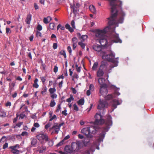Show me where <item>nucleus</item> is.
<instances>
[{
    "label": "nucleus",
    "mask_w": 154,
    "mask_h": 154,
    "mask_svg": "<svg viewBox=\"0 0 154 154\" xmlns=\"http://www.w3.org/2000/svg\"><path fill=\"white\" fill-rule=\"evenodd\" d=\"M74 100V99L72 96V95H70V97L69 98L67 99L66 101V102H69V103H70L71 101L72 100Z\"/></svg>",
    "instance_id": "473e14b6"
},
{
    "label": "nucleus",
    "mask_w": 154,
    "mask_h": 154,
    "mask_svg": "<svg viewBox=\"0 0 154 154\" xmlns=\"http://www.w3.org/2000/svg\"><path fill=\"white\" fill-rule=\"evenodd\" d=\"M11 105V102L8 101L6 103L5 106H10Z\"/></svg>",
    "instance_id": "774afa93"
},
{
    "label": "nucleus",
    "mask_w": 154,
    "mask_h": 154,
    "mask_svg": "<svg viewBox=\"0 0 154 154\" xmlns=\"http://www.w3.org/2000/svg\"><path fill=\"white\" fill-rule=\"evenodd\" d=\"M50 130L53 129H54V131H53L51 134L54 133L57 134L60 130V128L58 126L57 123H55L54 125L51 128H50Z\"/></svg>",
    "instance_id": "f8f14e48"
},
{
    "label": "nucleus",
    "mask_w": 154,
    "mask_h": 154,
    "mask_svg": "<svg viewBox=\"0 0 154 154\" xmlns=\"http://www.w3.org/2000/svg\"><path fill=\"white\" fill-rule=\"evenodd\" d=\"M77 37L79 38H87L88 36L86 35H81L80 33H78L77 34Z\"/></svg>",
    "instance_id": "4be33fe9"
},
{
    "label": "nucleus",
    "mask_w": 154,
    "mask_h": 154,
    "mask_svg": "<svg viewBox=\"0 0 154 154\" xmlns=\"http://www.w3.org/2000/svg\"><path fill=\"white\" fill-rule=\"evenodd\" d=\"M37 143V140L35 139H32L31 141V144L32 146H35Z\"/></svg>",
    "instance_id": "f704fd0d"
},
{
    "label": "nucleus",
    "mask_w": 154,
    "mask_h": 154,
    "mask_svg": "<svg viewBox=\"0 0 154 154\" xmlns=\"http://www.w3.org/2000/svg\"><path fill=\"white\" fill-rule=\"evenodd\" d=\"M57 118V116L55 115H54L53 116H51V117H50L49 121H51L53 119H56Z\"/></svg>",
    "instance_id": "09e8293b"
},
{
    "label": "nucleus",
    "mask_w": 154,
    "mask_h": 154,
    "mask_svg": "<svg viewBox=\"0 0 154 154\" xmlns=\"http://www.w3.org/2000/svg\"><path fill=\"white\" fill-rule=\"evenodd\" d=\"M94 49L97 51L99 52L102 51L100 54L102 56L103 59L106 60L108 61H110L112 63L110 67L112 68L115 67L117 66L119 63L118 57L114 59L115 54L112 51L109 49H107L104 50L102 49L101 47L99 45H95L93 46Z\"/></svg>",
    "instance_id": "f03ea898"
},
{
    "label": "nucleus",
    "mask_w": 154,
    "mask_h": 154,
    "mask_svg": "<svg viewBox=\"0 0 154 154\" xmlns=\"http://www.w3.org/2000/svg\"><path fill=\"white\" fill-rule=\"evenodd\" d=\"M51 20L52 18L50 16H48L47 18H44L43 19V22L45 24H47Z\"/></svg>",
    "instance_id": "412c9836"
},
{
    "label": "nucleus",
    "mask_w": 154,
    "mask_h": 154,
    "mask_svg": "<svg viewBox=\"0 0 154 154\" xmlns=\"http://www.w3.org/2000/svg\"><path fill=\"white\" fill-rule=\"evenodd\" d=\"M51 124L50 123H48L45 126V129H47L51 126Z\"/></svg>",
    "instance_id": "4d7b16f0"
},
{
    "label": "nucleus",
    "mask_w": 154,
    "mask_h": 154,
    "mask_svg": "<svg viewBox=\"0 0 154 154\" xmlns=\"http://www.w3.org/2000/svg\"><path fill=\"white\" fill-rule=\"evenodd\" d=\"M84 99L83 98L81 99L77 102L78 104L79 105H83L84 104Z\"/></svg>",
    "instance_id": "cd10ccee"
},
{
    "label": "nucleus",
    "mask_w": 154,
    "mask_h": 154,
    "mask_svg": "<svg viewBox=\"0 0 154 154\" xmlns=\"http://www.w3.org/2000/svg\"><path fill=\"white\" fill-rule=\"evenodd\" d=\"M109 129V127L108 126L104 128L103 131L102 133L100 135V137L98 138V142H101L102 141L103 138L104 137L105 132L108 131Z\"/></svg>",
    "instance_id": "1a4fd4ad"
},
{
    "label": "nucleus",
    "mask_w": 154,
    "mask_h": 154,
    "mask_svg": "<svg viewBox=\"0 0 154 154\" xmlns=\"http://www.w3.org/2000/svg\"><path fill=\"white\" fill-rule=\"evenodd\" d=\"M8 146V143H6L5 144L3 145V148L4 149H5L6 148H7Z\"/></svg>",
    "instance_id": "680f3d73"
},
{
    "label": "nucleus",
    "mask_w": 154,
    "mask_h": 154,
    "mask_svg": "<svg viewBox=\"0 0 154 154\" xmlns=\"http://www.w3.org/2000/svg\"><path fill=\"white\" fill-rule=\"evenodd\" d=\"M38 150H39L40 153H42L43 151L46 149V147L44 146H41V147L38 146Z\"/></svg>",
    "instance_id": "a878e982"
},
{
    "label": "nucleus",
    "mask_w": 154,
    "mask_h": 154,
    "mask_svg": "<svg viewBox=\"0 0 154 154\" xmlns=\"http://www.w3.org/2000/svg\"><path fill=\"white\" fill-rule=\"evenodd\" d=\"M65 27L67 29H68L69 31L71 32H72L74 31L73 29L72 28H71L70 27V25L68 23L66 24Z\"/></svg>",
    "instance_id": "b1692460"
},
{
    "label": "nucleus",
    "mask_w": 154,
    "mask_h": 154,
    "mask_svg": "<svg viewBox=\"0 0 154 154\" xmlns=\"http://www.w3.org/2000/svg\"><path fill=\"white\" fill-rule=\"evenodd\" d=\"M80 142L77 141L76 143H72L71 146H66L65 148V151L68 154H71L74 151L77 150L79 148Z\"/></svg>",
    "instance_id": "7ed1b4c3"
},
{
    "label": "nucleus",
    "mask_w": 154,
    "mask_h": 154,
    "mask_svg": "<svg viewBox=\"0 0 154 154\" xmlns=\"http://www.w3.org/2000/svg\"><path fill=\"white\" fill-rule=\"evenodd\" d=\"M51 94V97L53 99L57 98V95L55 93Z\"/></svg>",
    "instance_id": "3c124183"
},
{
    "label": "nucleus",
    "mask_w": 154,
    "mask_h": 154,
    "mask_svg": "<svg viewBox=\"0 0 154 154\" xmlns=\"http://www.w3.org/2000/svg\"><path fill=\"white\" fill-rule=\"evenodd\" d=\"M15 85V83L14 82L9 83V91L10 92H11L14 90V87Z\"/></svg>",
    "instance_id": "a211bd4d"
},
{
    "label": "nucleus",
    "mask_w": 154,
    "mask_h": 154,
    "mask_svg": "<svg viewBox=\"0 0 154 154\" xmlns=\"http://www.w3.org/2000/svg\"><path fill=\"white\" fill-rule=\"evenodd\" d=\"M89 9L91 11L94 13H95L96 12L95 7L93 5H91L90 6Z\"/></svg>",
    "instance_id": "bb28decb"
},
{
    "label": "nucleus",
    "mask_w": 154,
    "mask_h": 154,
    "mask_svg": "<svg viewBox=\"0 0 154 154\" xmlns=\"http://www.w3.org/2000/svg\"><path fill=\"white\" fill-rule=\"evenodd\" d=\"M12 153L15 154H19V151L18 150L15 149L14 150H11Z\"/></svg>",
    "instance_id": "c03bdc74"
},
{
    "label": "nucleus",
    "mask_w": 154,
    "mask_h": 154,
    "mask_svg": "<svg viewBox=\"0 0 154 154\" xmlns=\"http://www.w3.org/2000/svg\"><path fill=\"white\" fill-rule=\"evenodd\" d=\"M94 89V86L92 84H91L89 86V90L93 91Z\"/></svg>",
    "instance_id": "49530a36"
},
{
    "label": "nucleus",
    "mask_w": 154,
    "mask_h": 154,
    "mask_svg": "<svg viewBox=\"0 0 154 154\" xmlns=\"http://www.w3.org/2000/svg\"><path fill=\"white\" fill-rule=\"evenodd\" d=\"M19 148L20 146L19 144H16L15 145L9 147V148L12 150H14V149H16V148Z\"/></svg>",
    "instance_id": "72a5a7b5"
},
{
    "label": "nucleus",
    "mask_w": 154,
    "mask_h": 154,
    "mask_svg": "<svg viewBox=\"0 0 154 154\" xmlns=\"http://www.w3.org/2000/svg\"><path fill=\"white\" fill-rule=\"evenodd\" d=\"M64 142L63 140H62L57 145V146L58 147L63 145L64 144Z\"/></svg>",
    "instance_id": "8fccbe9b"
},
{
    "label": "nucleus",
    "mask_w": 154,
    "mask_h": 154,
    "mask_svg": "<svg viewBox=\"0 0 154 154\" xmlns=\"http://www.w3.org/2000/svg\"><path fill=\"white\" fill-rule=\"evenodd\" d=\"M122 102V100L118 101L117 100L114 99L112 102V106L114 109H115L117 107V106L120 104Z\"/></svg>",
    "instance_id": "dca6fc26"
},
{
    "label": "nucleus",
    "mask_w": 154,
    "mask_h": 154,
    "mask_svg": "<svg viewBox=\"0 0 154 154\" xmlns=\"http://www.w3.org/2000/svg\"><path fill=\"white\" fill-rule=\"evenodd\" d=\"M77 39H72L73 43V48L75 49L77 46Z\"/></svg>",
    "instance_id": "c85d7f7f"
},
{
    "label": "nucleus",
    "mask_w": 154,
    "mask_h": 154,
    "mask_svg": "<svg viewBox=\"0 0 154 154\" xmlns=\"http://www.w3.org/2000/svg\"><path fill=\"white\" fill-rule=\"evenodd\" d=\"M78 44L80 45L81 48H82L83 49L85 48V45L84 43H83L82 42H79Z\"/></svg>",
    "instance_id": "37998d69"
},
{
    "label": "nucleus",
    "mask_w": 154,
    "mask_h": 154,
    "mask_svg": "<svg viewBox=\"0 0 154 154\" xmlns=\"http://www.w3.org/2000/svg\"><path fill=\"white\" fill-rule=\"evenodd\" d=\"M112 117L110 116H108L106 119V124L107 126H111L112 124Z\"/></svg>",
    "instance_id": "f3484780"
},
{
    "label": "nucleus",
    "mask_w": 154,
    "mask_h": 154,
    "mask_svg": "<svg viewBox=\"0 0 154 154\" xmlns=\"http://www.w3.org/2000/svg\"><path fill=\"white\" fill-rule=\"evenodd\" d=\"M40 78L41 79L43 83H44L46 80V79H45V78L43 77H40Z\"/></svg>",
    "instance_id": "e2e57ef3"
},
{
    "label": "nucleus",
    "mask_w": 154,
    "mask_h": 154,
    "mask_svg": "<svg viewBox=\"0 0 154 154\" xmlns=\"http://www.w3.org/2000/svg\"><path fill=\"white\" fill-rule=\"evenodd\" d=\"M25 116V115L23 113H21L20 115V118L23 119Z\"/></svg>",
    "instance_id": "338daca9"
},
{
    "label": "nucleus",
    "mask_w": 154,
    "mask_h": 154,
    "mask_svg": "<svg viewBox=\"0 0 154 154\" xmlns=\"http://www.w3.org/2000/svg\"><path fill=\"white\" fill-rule=\"evenodd\" d=\"M104 97L106 100H109L115 97L113 96L112 94H108L106 96V95L105 97Z\"/></svg>",
    "instance_id": "393cba45"
},
{
    "label": "nucleus",
    "mask_w": 154,
    "mask_h": 154,
    "mask_svg": "<svg viewBox=\"0 0 154 154\" xmlns=\"http://www.w3.org/2000/svg\"><path fill=\"white\" fill-rule=\"evenodd\" d=\"M61 104H59L58 105L56 111V112H58L61 109Z\"/></svg>",
    "instance_id": "603ef678"
},
{
    "label": "nucleus",
    "mask_w": 154,
    "mask_h": 154,
    "mask_svg": "<svg viewBox=\"0 0 154 154\" xmlns=\"http://www.w3.org/2000/svg\"><path fill=\"white\" fill-rule=\"evenodd\" d=\"M21 135L22 136H28L29 134L28 132L26 131H23L22 132Z\"/></svg>",
    "instance_id": "864d4df0"
},
{
    "label": "nucleus",
    "mask_w": 154,
    "mask_h": 154,
    "mask_svg": "<svg viewBox=\"0 0 154 154\" xmlns=\"http://www.w3.org/2000/svg\"><path fill=\"white\" fill-rule=\"evenodd\" d=\"M105 79L101 78L98 79L99 83L100 85V87H107V85L105 82Z\"/></svg>",
    "instance_id": "4468645a"
},
{
    "label": "nucleus",
    "mask_w": 154,
    "mask_h": 154,
    "mask_svg": "<svg viewBox=\"0 0 154 154\" xmlns=\"http://www.w3.org/2000/svg\"><path fill=\"white\" fill-rule=\"evenodd\" d=\"M38 79L37 78H35L34 81V83L33 85V86L35 88H37L39 87V85L38 84Z\"/></svg>",
    "instance_id": "5701e85b"
},
{
    "label": "nucleus",
    "mask_w": 154,
    "mask_h": 154,
    "mask_svg": "<svg viewBox=\"0 0 154 154\" xmlns=\"http://www.w3.org/2000/svg\"><path fill=\"white\" fill-rule=\"evenodd\" d=\"M71 10H72L73 12H76L77 11V10L76 8H77L75 5H71Z\"/></svg>",
    "instance_id": "e433bc0d"
},
{
    "label": "nucleus",
    "mask_w": 154,
    "mask_h": 154,
    "mask_svg": "<svg viewBox=\"0 0 154 154\" xmlns=\"http://www.w3.org/2000/svg\"><path fill=\"white\" fill-rule=\"evenodd\" d=\"M58 70V67L56 65L54 66V72L56 73L57 72Z\"/></svg>",
    "instance_id": "6e6d98bb"
},
{
    "label": "nucleus",
    "mask_w": 154,
    "mask_h": 154,
    "mask_svg": "<svg viewBox=\"0 0 154 154\" xmlns=\"http://www.w3.org/2000/svg\"><path fill=\"white\" fill-rule=\"evenodd\" d=\"M35 34L37 38H39L42 37V34L39 31H37L36 32Z\"/></svg>",
    "instance_id": "4c0bfd02"
},
{
    "label": "nucleus",
    "mask_w": 154,
    "mask_h": 154,
    "mask_svg": "<svg viewBox=\"0 0 154 154\" xmlns=\"http://www.w3.org/2000/svg\"><path fill=\"white\" fill-rule=\"evenodd\" d=\"M73 109L74 110H75L76 111H77L79 110V108L77 106V105L76 104H75L73 105Z\"/></svg>",
    "instance_id": "de8ad7c7"
},
{
    "label": "nucleus",
    "mask_w": 154,
    "mask_h": 154,
    "mask_svg": "<svg viewBox=\"0 0 154 154\" xmlns=\"http://www.w3.org/2000/svg\"><path fill=\"white\" fill-rule=\"evenodd\" d=\"M81 132L88 137H91L90 132L88 130V127L84 128L81 130Z\"/></svg>",
    "instance_id": "9b49d317"
},
{
    "label": "nucleus",
    "mask_w": 154,
    "mask_h": 154,
    "mask_svg": "<svg viewBox=\"0 0 154 154\" xmlns=\"http://www.w3.org/2000/svg\"><path fill=\"white\" fill-rule=\"evenodd\" d=\"M48 145L50 146H52L54 144V141L53 140H50L48 141Z\"/></svg>",
    "instance_id": "a18cd8bd"
},
{
    "label": "nucleus",
    "mask_w": 154,
    "mask_h": 154,
    "mask_svg": "<svg viewBox=\"0 0 154 154\" xmlns=\"http://www.w3.org/2000/svg\"><path fill=\"white\" fill-rule=\"evenodd\" d=\"M112 88L114 89V94L116 95L119 96L120 94V93L118 92L119 88H117L115 86L113 85Z\"/></svg>",
    "instance_id": "6ab92c4d"
},
{
    "label": "nucleus",
    "mask_w": 154,
    "mask_h": 154,
    "mask_svg": "<svg viewBox=\"0 0 154 154\" xmlns=\"http://www.w3.org/2000/svg\"><path fill=\"white\" fill-rule=\"evenodd\" d=\"M54 23H50L49 26V28L53 30L54 26Z\"/></svg>",
    "instance_id": "58836bf2"
},
{
    "label": "nucleus",
    "mask_w": 154,
    "mask_h": 154,
    "mask_svg": "<svg viewBox=\"0 0 154 154\" xmlns=\"http://www.w3.org/2000/svg\"><path fill=\"white\" fill-rule=\"evenodd\" d=\"M32 15L29 14L27 15L26 18L25 20L26 22L28 24H29L30 23V21L32 19Z\"/></svg>",
    "instance_id": "aec40b11"
},
{
    "label": "nucleus",
    "mask_w": 154,
    "mask_h": 154,
    "mask_svg": "<svg viewBox=\"0 0 154 154\" xmlns=\"http://www.w3.org/2000/svg\"><path fill=\"white\" fill-rule=\"evenodd\" d=\"M108 64L107 61H103L102 62L97 72V75L98 77H101L104 74L103 70L108 71Z\"/></svg>",
    "instance_id": "20e7f679"
},
{
    "label": "nucleus",
    "mask_w": 154,
    "mask_h": 154,
    "mask_svg": "<svg viewBox=\"0 0 154 154\" xmlns=\"http://www.w3.org/2000/svg\"><path fill=\"white\" fill-rule=\"evenodd\" d=\"M95 120L94 122V125H101L104 122V120L102 118V116L100 113H97L95 116Z\"/></svg>",
    "instance_id": "39448f33"
},
{
    "label": "nucleus",
    "mask_w": 154,
    "mask_h": 154,
    "mask_svg": "<svg viewBox=\"0 0 154 154\" xmlns=\"http://www.w3.org/2000/svg\"><path fill=\"white\" fill-rule=\"evenodd\" d=\"M110 39H97V42L98 41L102 46L105 48L109 47V50L110 47L111 46V44L110 43L108 44V43H107V42L109 40V41H110Z\"/></svg>",
    "instance_id": "0eeeda50"
},
{
    "label": "nucleus",
    "mask_w": 154,
    "mask_h": 154,
    "mask_svg": "<svg viewBox=\"0 0 154 154\" xmlns=\"http://www.w3.org/2000/svg\"><path fill=\"white\" fill-rule=\"evenodd\" d=\"M110 1V5L112 7H111V12H114V10L116 9V8L119 7L121 8L122 5V1H120L119 2V4L118 5L116 4L115 2L116 0H109Z\"/></svg>",
    "instance_id": "423d86ee"
},
{
    "label": "nucleus",
    "mask_w": 154,
    "mask_h": 154,
    "mask_svg": "<svg viewBox=\"0 0 154 154\" xmlns=\"http://www.w3.org/2000/svg\"><path fill=\"white\" fill-rule=\"evenodd\" d=\"M71 25L73 28H75V22L74 20H72L71 22Z\"/></svg>",
    "instance_id": "bf43d9fd"
},
{
    "label": "nucleus",
    "mask_w": 154,
    "mask_h": 154,
    "mask_svg": "<svg viewBox=\"0 0 154 154\" xmlns=\"http://www.w3.org/2000/svg\"><path fill=\"white\" fill-rule=\"evenodd\" d=\"M75 67L77 72H80L81 66H78L77 63H76L75 64Z\"/></svg>",
    "instance_id": "79ce46f5"
},
{
    "label": "nucleus",
    "mask_w": 154,
    "mask_h": 154,
    "mask_svg": "<svg viewBox=\"0 0 154 154\" xmlns=\"http://www.w3.org/2000/svg\"><path fill=\"white\" fill-rule=\"evenodd\" d=\"M62 114L65 116H67V113L66 110L65 109V110L62 111Z\"/></svg>",
    "instance_id": "0e129e2a"
},
{
    "label": "nucleus",
    "mask_w": 154,
    "mask_h": 154,
    "mask_svg": "<svg viewBox=\"0 0 154 154\" xmlns=\"http://www.w3.org/2000/svg\"><path fill=\"white\" fill-rule=\"evenodd\" d=\"M112 42L121 43L122 41L121 39H113L112 41Z\"/></svg>",
    "instance_id": "ea45409f"
},
{
    "label": "nucleus",
    "mask_w": 154,
    "mask_h": 154,
    "mask_svg": "<svg viewBox=\"0 0 154 154\" xmlns=\"http://www.w3.org/2000/svg\"><path fill=\"white\" fill-rule=\"evenodd\" d=\"M49 91L50 94L54 93L56 91V89L55 88H50L49 90Z\"/></svg>",
    "instance_id": "2f4dec72"
},
{
    "label": "nucleus",
    "mask_w": 154,
    "mask_h": 154,
    "mask_svg": "<svg viewBox=\"0 0 154 154\" xmlns=\"http://www.w3.org/2000/svg\"><path fill=\"white\" fill-rule=\"evenodd\" d=\"M108 106V104L106 101L100 99L97 108L99 109H102L105 108L107 107Z\"/></svg>",
    "instance_id": "6e6552de"
},
{
    "label": "nucleus",
    "mask_w": 154,
    "mask_h": 154,
    "mask_svg": "<svg viewBox=\"0 0 154 154\" xmlns=\"http://www.w3.org/2000/svg\"><path fill=\"white\" fill-rule=\"evenodd\" d=\"M47 91L46 87L45 86L42 89V91H41V94L42 95H45L46 94Z\"/></svg>",
    "instance_id": "7c9ffc66"
},
{
    "label": "nucleus",
    "mask_w": 154,
    "mask_h": 154,
    "mask_svg": "<svg viewBox=\"0 0 154 154\" xmlns=\"http://www.w3.org/2000/svg\"><path fill=\"white\" fill-rule=\"evenodd\" d=\"M67 50L69 53L71 54L72 53V49L70 46H68L67 47Z\"/></svg>",
    "instance_id": "69168bd1"
},
{
    "label": "nucleus",
    "mask_w": 154,
    "mask_h": 154,
    "mask_svg": "<svg viewBox=\"0 0 154 154\" xmlns=\"http://www.w3.org/2000/svg\"><path fill=\"white\" fill-rule=\"evenodd\" d=\"M60 53L61 55H63L65 58H66V52L64 51H61L60 52Z\"/></svg>",
    "instance_id": "5fc2aeb1"
},
{
    "label": "nucleus",
    "mask_w": 154,
    "mask_h": 154,
    "mask_svg": "<svg viewBox=\"0 0 154 154\" xmlns=\"http://www.w3.org/2000/svg\"><path fill=\"white\" fill-rule=\"evenodd\" d=\"M37 29L39 31H41L42 29V26L40 24H38L37 26Z\"/></svg>",
    "instance_id": "13d9d810"
},
{
    "label": "nucleus",
    "mask_w": 154,
    "mask_h": 154,
    "mask_svg": "<svg viewBox=\"0 0 154 154\" xmlns=\"http://www.w3.org/2000/svg\"><path fill=\"white\" fill-rule=\"evenodd\" d=\"M34 126L35 128H38L40 126V125L38 123L36 122L34 124Z\"/></svg>",
    "instance_id": "052dcab7"
},
{
    "label": "nucleus",
    "mask_w": 154,
    "mask_h": 154,
    "mask_svg": "<svg viewBox=\"0 0 154 154\" xmlns=\"http://www.w3.org/2000/svg\"><path fill=\"white\" fill-rule=\"evenodd\" d=\"M98 65V63L97 62H95L93 64L92 69L93 70H96Z\"/></svg>",
    "instance_id": "c756f323"
},
{
    "label": "nucleus",
    "mask_w": 154,
    "mask_h": 154,
    "mask_svg": "<svg viewBox=\"0 0 154 154\" xmlns=\"http://www.w3.org/2000/svg\"><path fill=\"white\" fill-rule=\"evenodd\" d=\"M125 16V13L122 10L118 12L117 8H116L113 12H111V17L107 18L109 20L108 26L103 29H96L92 30L91 31L95 33L96 37L99 38H106L107 32L110 31H112L110 35L111 37L113 38H119V35L116 33L114 30L116 26H118V24L123 22Z\"/></svg>",
    "instance_id": "f257e3e1"
},
{
    "label": "nucleus",
    "mask_w": 154,
    "mask_h": 154,
    "mask_svg": "<svg viewBox=\"0 0 154 154\" xmlns=\"http://www.w3.org/2000/svg\"><path fill=\"white\" fill-rule=\"evenodd\" d=\"M36 137L39 140H44L46 141H48V136L44 134H40L37 135Z\"/></svg>",
    "instance_id": "9d476101"
},
{
    "label": "nucleus",
    "mask_w": 154,
    "mask_h": 154,
    "mask_svg": "<svg viewBox=\"0 0 154 154\" xmlns=\"http://www.w3.org/2000/svg\"><path fill=\"white\" fill-rule=\"evenodd\" d=\"M88 128L90 132L91 137L92 136V134H94L96 133L97 130L95 126L88 127Z\"/></svg>",
    "instance_id": "2eb2a0df"
},
{
    "label": "nucleus",
    "mask_w": 154,
    "mask_h": 154,
    "mask_svg": "<svg viewBox=\"0 0 154 154\" xmlns=\"http://www.w3.org/2000/svg\"><path fill=\"white\" fill-rule=\"evenodd\" d=\"M107 87H100V92L101 95H103L104 97H105L108 93V91L107 89Z\"/></svg>",
    "instance_id": "ddd939ff"
},
{
    "label": "nucleus",
    "mask_w": 154,
    "mask_h": 154,
    "mask_svg": "<svg viewBox=\"0 0 154 154\" xmlns=\"http://www.w3.org/2000/svg\"><path fill=\"white\" fill-rule=\"evenodd\" d=\"M59 28H60V29L62 30H64L65 29V27L64 26H62L61 25L59 24L57 26V30H58Z\"/></svg>",
    "instance_id": "a19ab883"
},
{
    "label": "nucleus",
    "mask_w": 154,
    "mask_h": 154,
    "mask_svg": "<svg viewBox=\"0 0 154 154\" xmlns=\"http://www.w3.org/2000/svg\"><path fill=\"white\" fill-rule=\"evenodd\" d=\"M56 105V103L54 100H51L50 103V106L51 107L54 106Z\"/></svg>",
    "instance_id": "c9c22d12"
}]
</instances>
